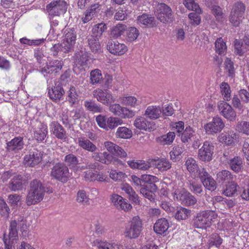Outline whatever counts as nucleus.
<instances>
[{
	"label": "nucleus",
	"mask_w": 249,
	"mask_h": 249,
	"mask_svg": "<svg viewBox=\"0 0 249 249\" xmlns=\"http://www.w3.org/2000/svg\"><path fill=\"white\" fill-rule=\"evenodd\" d=\"M45 192L50 194L53 193V190L45 186L40 180L33 179L30 183V189L26 197V204L31 206L40 202Z\"/></svg>",
	"instance_id": "obj_1"
},
{
	"label": "nucleus",
	"mask_w": 249,
	"mask_h": 249,
	"mask_svg": "<svg viewBox=\"0 0 249 249\" xmlns=\"http://www.w3.org/2000/svg\"><path fill=\"white\" fill-rule=\"evenodd\" d=\"M216 217L217 215L213 211H201L194 217L193 226L196 228L206 229L211 226L212 221Z\"/></svg>",
	"instance_id": "obj_2"
},
{
	"label": "nucleus",
	"mask_w": 249,
	"mask_h": 249,
	"mask_svg": "<svg viewBox=\"0 0 249 249\" xmlns=\"http://www.w3.org/2000/svg\"><path fill=\"white\" fill-rule=\"evenodd\" d=\"M142 230V222L139 216H135L129 220L125 227L124 234L126 238L135 239L141 234Z\"/></svg>",
	"instance_id": "obj_3"
},
{
	"label": "nucleus",
	"mask_w": 249,
	"mask_h": 249,
	"mask_svg": "<svg viewBox=\"0 0 249 249\" xmlns=\"http://www.w3.org/2000/svg\"><path fill=\"white\" fill-rule=\"evenodd\" d=\"M67 9V4L64 0H53L46 6V11L50 20L65 13Z\"/></svg>",
	"instance_id": "obj_4"
},
{
	"label": "nucleus",
	"mask_w": 249,
	"mask_h": 249,
	"mask_svg": "<svg viewBox=\"0 0 249 249\" xmlns=\"http://www.w3.org/2000/svg\"><path fill=\"white\" fill-rule=\"evenodd\" d=\"M51 176L61 182L65 183L71 178V174L65 164L58 162L52 168Z\"/></svg>",
	"instance_id": "obj_5"
},
{
	"label": "nucleus",
	"mask_w": 249,
	"mask_h": 249,
	"mask_svg": "<svg viewBox=\"0 0 249 249\" xmlns=\"http://www.w3.org/2000/svg\"><path fill=\"white\" fill-rule=\"evenodd\" d=\"M156 16L163 23H170L174 20V15L171 8L163 3L158 4Z\"/></svg>",
	"instance_id": "obj_6"
},
{
	"label": "nucleus",
	"mask_w": 249,
	"mask_h": 249,
	"mask_svg": "<svg viewBox=\"0 0 249 249\" xmlns=\"http://www.w3.org/2000/svg\"><path fill=\"white\" fill-rule=\"evenodd\" d=\"M213 144L210 142L205 141L198 151L197 158L201 161L209 162L213 159Z\"/></svg>",
	"instance_id": "obj_7"
},
{
	"label": "nucleus",
	"mask_w": 249,
	"mask_h": 249,
	"mask_svg": "<svg viewBox=\"0 0 249 249\" xmlns=\"http://www.w3.org/2000/svg\"><path fill=\"white\" fill-rule=\"evenodd\" d=\"M218 109L220 115L230 121H234L236 118V113L232 107L224 101L218 103Z\"/></svg>",
	"instance_id": "obj_8"
},
{
	"label": "nucleus",
	"mask_w": 249,
	"mask_h": 249,
	"mask_svg": "<svg viewBox=\"0 0 249 249\" xmlns=\"http://www.w3.org/2000/svg\"><path fill=\"white\" fill-rule=\"evenodd\" d=\"M107 49L110 53L117 56L123 55L128 50L127 47L124 44L111 39L107 42Z\"/></svg>",
	"instance_id": "obj_9"
},
{
	"label": "nucleus",
	"mask_w": 249,
	"mask_h": 249,
	"mask_svg": "<svg viewBox=\"0 0 249 249\" xmlns=\"http://www.w3.org/2000/svg\"><path fill=\"white\" fill-rule=\"evenodd\" d=\"M93 96L98 101L105 105H108L115 101L112 93L107 90L96 89L93 92Z\"/></svg>",
	"instance_id": "obj_10"
},
{
	"label": "nucleus",
	"mask_w": 249,
	"mask_h": 249,
	"mask_svg": "<svg viewBox=\"0 0 249 249\" xmlns=\"http://www.w3.org/2000/svg\"><path fill=\"white\" fill-rule=\"evenodd\" d=\"M225 126L222 119L219 117L213 118L212 121L204 125L206 132L209 134L217 133L221 131Z\"/></svg>",
	"instance_id": "obj_11"
},
{
	"label": "nucleus",
	"mask_w": 249,
	"mask_h": 249,
	"mask_svg": "<svg viewBox=\"0 0 249 249\" xmlns=\"http://www.w3.org/2000/svg\"><path fill=\"white\" fill-rule=\"evenodd\" d=\"M42 155V152L35 149L30 151L28 155H25L24 164L26 166L34 167L41 161Z\"/></svg>",
	"instance_id": "obj_12"
},
{
	"label": "nucleus",
	"mask_w": 249,
	"mask_h": 249,
	"mask_svg": "<svg viewBox=\"0 0 249 249\" xmlns=\"http://www.w3.org/2000/svg\"><path fill=\"white\" fill-rule=\"evenodd\" d=\"M110 200L112 203L119 210L128 211L132 209V206L121 196L113 194L110 196Z\"/></svg>",
	"instance_id": "obj_13"
},
{
	"label": "nucleus",
	"mask_w": 249,
	"mask_h": 249,
	"mask_svg": "<svg viewBox=\"0 0 249 249\" xmlns=\"http://www.w3.org/2000/svg\"><path fill=\"white\" fill-rule=\"evenodd\" d=\"M134 125L138 129L151 131L155 129V124L153 121H148L144 117H139L134 122Z\"/></svg>",
	"instance_id": "obj_14"
},
{
	"label": "nucleus",
	"mask_w": 249,
	"mask_h": 249,
	"mask_svg": "<svg viewBox=\"0 0 249 249\" xmlns=\"http://www.w3.org/2000/svg\"><path fill=\"white\" fill-rule=\"evenodd\" d=\"M65 91L62 85L59 82L55 83L54 86L48 89V94L50 98L53 101H60L62 99Z\"/></svg>",
	"instance_id": "obj_15"
},
{
	"label": "nucleus",
	"mask_w": 249,
	"mask_h": 249,
	"mask_svg": "<svg viewBox=\"0 0 249 249\" xmlns=\"http://www.w3.org/2000/svg\"><path fill=\"white\" fill-rule=\"evenodd\" d=\"M104 145L108 152L112 155L118 156L121 158L127 156V153L122 148L112 142H106Z\"/></svg>",
	"instance_id": "obj_16"
},
{
	"label": "nucleus",
	"mask_w": 249,
	"mask_h": 249,
	"mask_svg": "<svg viewBox=\"0 0 249 249\" xmlns=\"http://www.w3.org/2000/svg\"><path fill=\"white\" fill-rule=\"evenodd\" d=\"M63 62L58 60H53L47 63V66L41 69V71L47 73L58 72L62 68Z\"/></svg>",
	"instance_id": "obj_17"
},
{
	"label": "nucleus",
	"mask_w": 249,
	"mask_h": 249,
	"mask_svg": "<svg viewBox=\"0 0 249 249\" xmlns=\"http://www.w3.org/2000/svg\"><path fill=\"white\" fill-rule=\"evenodd\" d=\"M177 197L186 206H191L196 204L197 200L196 198L190 193L186 191H180Z\"/></svg>",
	"instance_id": "obj_18"
},
{
	"label": "nucleus",
	"mask_w": 249,
	"mask_h": 249,
	"mask_svg": "<svg viewBox=\"0 0 249 249\" xmlns=\"http://www.w3.org/2000/svg\"><path fill=\"white\" fill-rule=\"evenodd\" d=\"M169 227L168 220L165 218H161L157 220L155 223L154 230L157 234L166 235Z\"/></svg>",
	"instance_id": "obj_19"
},
{
	"label": "nucleus",
	"mask_w": 249,
	"mask_h": 249,
	"mask_svg": "<svg viewBox=\"0 0 249 249\" xmlns=\"http://www.w3.org/2000/svg\"><path fill=\"white\" fill-rule=\"evenodd\" d=\"M26 180L21 175L14 176L9 183V188L12 191L21 190Z\"/></svg>",
	"instance_id": "obj_20"
},
{
	"label": "nucleus",
	"mask_w": 249,
	"mask_h": 249,
	"mask_svg": "<svg viewBox=\"0 0 249 249\" xmlns=\"http://www.w3.org/2000/svg\"><path fill=\"white\" fill-rule=\"evenodd\" d=\"M24 144L23 138L17 137L7 143V149L9 151L17 152L23 148Z\"/></svg>",
	"instance_id": "obj_21"
},
{
	"label": "nucleus",
	"mask_w": 249,
	"mask_h": 249,
	"mask_svg": "<svg viewBox=\"0 0 249 249\" xmlns=\"http://www.w3.org/2000/svg\"><path fill=\"white\" fill-rule=\"evenodd\" d=\"M48 134L47 126L44 124L39 123L34 131V138L38 142H42Z\"/></svg>",
	"instance_id": "obj_22"
},
{
	"label": "nucleus",
	"mask_w": 249,
	"mask_h": 249,
	"mask_svg": "<svg viewBox=\"0 0 249 249\" xmlns=\"http://www.w3.org/2000/svg\"><path fill=\"white\" fill-rule=\"evenodd\" d=\"M77 143L83 149L90 152H95L97 148L96 146L85 137L78 138Z\"/></svg>",
	"instance_id": "obj_23"
},
{
	"label": "nucleus",
	"mask_w": 249,
	"mask_h": 249,
	"mask_svg": "<svg viewBox=\"0 0 249 249\" xmlns=\"http://www.w3.org/2000/svg\"><path fill=\"white\" fill-rule=\"evenodd\" d=\"M79 96V92L74 86H71L66 92V100L71 106L78 102Z\"/></svg>",
	"instance_id": "obj_24"
},
{
	"label": "nucleus",
	"mask_w": 249,
	"mask_h": 249,
	"mask_svg": "<svg viewBox=\"0 0 249 249\" xmlns=\"http://www.w3.org/2000/svg\"><path fill=\"white\" fill-rule=\"evenodd\" d=\"M197 135L196 133L190 126L186 127L181 134V140L183 143H190Z\"/></svg>",
	"instance_id": "obj_25"
},
{
	"label": "nucleus",
	"mask_w": 249,
	"mask_h": 249,
	"mask_svg": "<svg viewBox=\"0 0 249 249\" xmlns=\"http://www.w3.org/2000/svg\"><path fill=\"white\" fill-rule=\"evenodd\" d=\"M137 22L139 24H142L147 27L151 28L156 26L154 17L146 14H143L137 18Z\"/></svg>",
	"instance_id": "obj_26"
},
{
	"label": "nucleus",
	"mask_w": 249,
	"mask_h": 249,
	"mask_svg": "<svg viewBox=\"0 0 249 249\" xmlns=\"http://www.w3.org/2000/svg\"><path fill=\"white\" fill-rule=\"evenodd\" d=\"M127 164L131 168L145 171L151 167L149 162H145L142 160H131L127 161Z\"/></svg>",
	"instance_id": "obj_27"
},
{
	"label": "nucleus",
	"mask_w": 249,
	"mask_h": 249,
	"mask_svg": "<svg viewBox=\"0 0 249 249\" xmlns=\"http://www.w3.org/2000/svg\"><path fill=\"white\" fill-rule=\"evenodd\" d=\"M153 164L160 171H165L171 167V163L166 159H158L152 160Z\"/></svg>",
	"instance_id": "obj_28"
},
{
	"label": "nucleus",
	"mask_w": 249,
	"mask_h": 249,
	"mask_svg": "<svg viewBox=\"0 0 249 249\" xmlns=\"http://www.w3.org/2000/svg\"><path fill=\"white\" fill-rule=\"evenodd\" d=\"M52 131L55 136L59 139H65L66 137V131L64 128L57 122H53L51 124Z\"/></svg>",
	"instance_id": "obj_29"
},
{
	"label": "nucleus",
	"mask_w": 249,
	"mask_h": 249,
	"mask_svg": "<svg viewBox=\"0 0 249 249\" xmlns=\"http://www.w3.org/2000/svg\"><path fill=\"white\" fill-rule=\"evenodd\" d=\"M119 101L126 106L135 107L139 106L141 102L135 97L133 96H123L119 97Z\"/></svg>",
	"instance_id": "obj_30"
},
{
	"label": "nucleus",
	"mask_w": 249,
	"mask_h": 249,
	"mask_svg": "<svg viewBox=\"0 0 249 249\" xmlns=\"http://www.w3.org/2000/svg\"><path fill=\"white\" fill-rule=\"evenodd\" d=\"M84 107L87 110L92 113H101L103 109L100 105L97 104L92 100H86L84 102Z\"/></svg>",
	"instance_id": "obj_31"
},
{
	"label": "nucleus",
	"mask_w": 249,
	"mask_h": 249,
	"mask_svg": "<svg viewBox=\"0 0 249 249\" xmlns=\"http://www.w3.org/2000/svg\"><path fill=\"white\" fill-rule=\"evenodd\" d=\"M217 176L220 182L227 181L230 183L234 180L239 179V178H236V176L232 175L231 173L228 170H222L217 174Z\"/></svg>",
	"instance_id": "obj_32"
},
{
	"label": "nucleus",
	"mask_w": 249,
	"mask_h": 249,
	"mask_svg": "<svg viewBox=\"0 0 249 249\" xmlns=\"http://www.w3.org/2000/svg\"><path fill=\"white\" fill-rule=\"evenodd\" d=\"M88 43L92 52L98 53L101 50V45L99 41V38L95 36H90L88 38Z\"/></svg>",
	"instance_id": "obj_33"
},
{
	"label": "nucleus",
	"mask_w": 249,
	"mask_h": 249,
	"mask_svg": "<svg viewBox=\"0 0 249 249\" xmlns=\"http://www.w3.org/2000/svg\"><path fill=\"white\" fill-rule=\"evenodd\" d=\"M236 135L233 131H228V132L222 133L219 136V141L225 143L227 145L232 144L234 142V140L236 138Z\"/></svg>",
	"instance_id": "obj_34"
},
{
	"label": "nucleus",
	"mask_w": 249,
	"mask_h": 249,
	"mask_svg": "<svg viewBox=\"0 0 249 249\" xmlns=\"http://www.w3.org/2000/svg\"><path fill=\"white\" fill-rule=\"evenodd\" d=\"M161 113V109L160 107L149 106L145 111L144 115L152 119L158 118Z\"/></svg>",
	"instance_id": "obj_35"
},
{
	"label": "nucleus",
	"mask_w": 249,
	"mask_h": 249,
	"mask_svg": "<svg viewBox=\"0 0 249 249\" xmlns=\"http://www.w3.org/2000/svg\"><path fill=\"white\" fill-rule=\"evenodd\" d=\"M188 187L189 190L193 193L199 195L203 192V188L202 185L195 179L188 180L187 182Z\"/></svg>",
	"instance_id": "obj_36"
},
{
	"label": "nucleus",
	"mask_w": 249,
	"mask_h": 249,
	"mask_svg": "<svg viewBox=\"0 0 249 249\" xmlns=\"http://www.w3.org/2000/svg\"><path fill=\"white\" fill-rule=\"evenodd\" d=\"M176 135L174 132H169L166 135H163L157 138V141L161 145H169L175 139Z\"/></svg>",
	"instance_id": "obj_37"
},
{
	"label": "nucleus",
	"mask_w": 249,
	"mask_h": 249,
	"mask_svg": "<svg viewBox=\"0 0 249 249\" xmlns=\"http://www.w3.org/2000/svg\"><path fill=\"white\" fill-rule=\"evenodd\" d=\"M238 183V180H235L229 183V184L226 186V188L223 191V194L229 197L233 196L236 193L237 188H239Z\"/></svg>",
	"instance_id": "obj_38"
},
{
	"label": "nucleus",
	"mask_w": 249,
	"mask_h": 249,
	"mask_svg": "<svg viewBox=\"0 0 249 249\" xmlns=\"http://www.w3.org/2000/svg\"><path fill=\"white\" fill-rule=\"evenodd\" d=\"M228 163L231 169L236 172L240 171L243 167L242 159L239 157H235L230 160Z\"/></svg>",
	"instance_id": "obj_39"
},
{
	"label": "nucleus",
	"mask_w": 249,
	"mask_h": 249,
	"mask_svg": "<svg viewBox=\"0 0 249 249\" xmlns=\"http://www.w3.org/2000/svg\"><path fill=\"white\" fill-rule=\"evenodd\" d=\"M89 60V56L87 52L80 51L77 52L75 54V61L81 66H84Z\"/></svg>",
	"instance_id": "obj_40"
},
{
	"label": "nucleus",
	"mask_w": 249,
	"mask_h": 249,
	"mask_svg": "<svg viewBox=\"0 0 249 249\" xmlns=\"http://www.w3.org/2000/svg\"><path fill=\"white\" fill-rule=\"evenodd\" d=\"M184 151V148L182 146L177 145L174 147L170 152V159L174 162L179 160Z\"/></svg>",
	"instance_id": "obj_41"
},
{
	"label": "nucleus",
	"mask_w": 249,
	"mask_h": 249,
	"mask_svg": "<svg viewBox=\"0 0 249 249\" xmlns=\"http://www.w3.org/2000/svg\"><path fill=\"white\" fill-rule=\"evenodd\" d=\"M215 51L221 55H224L226 53L227 46L221 37L218 38L215 42Z\"/></svg>",
	"instance_id": "obj_42"
},
{
	"label": "nucleus",
	"mask_w": 249,
	"mask_h": 249,
	"mask_svg": "<svg viewBox=\"0 0 249 249\" xmlns=\"http://www.w3.org/2000/svg\"><path fill=\"white\" fill-rule=\"evenodd\" d=\"M90 80L92 85L101 83L103 78L101 71L98 69L92 71L90 73Z\"/></svg>",
	"instance_id": "obj_43"
},
{
	"label": "nucleus",
	"mask_w": 249,
	"mask_h": 249,
	"mask_svg": "<svg viewBox=\"0 0 249 249\" xmlns=\"http://www.w3.org/2000/svg\"><path fill=\"white\" fill-rule=\"evenodd\" d=\"M191 214V211L185 208H179L175 214V217L178 220H185Z\"/></svg>",
	"instance_id": "obj_44"
},
{
	"label": "nucleus",
	"mask_w": 249,
	"mask_h": 249,
	"mask_svg": "<svg viewBox=\"0 0 249 249\" xmlns=\"http://www.w3.org/2000/svg\"><path fill=\"white\" fill-rule=\"evenodd\" d=\"M125 25L121 23L117 24L113 27L111 31V36L115 38H117L122 35L126 30Z\"/></svg>",
	"instance_id": "obj_45"
},
{
	"label": "nucleus",
	"mask_w": 249,
	"mask_h": 249,
	"mask_svg": "<svg viewBox=\"0 0 249 249\" xmlns=\"http://www.w3.org/2000/svg\"><path fill=\"white\" fill-rule=\"evenodd\" d=\"M64 161L71 168L73 169L75 166L79 164L78 158L74 154L71 153L65 156Z\"/></svg>",
	"instance_id": "obj_46"
},
{
	"label": "nucleus",
	"mask_w": 249,
	"mask_h": 249,
	"mask_svg": "<svg viewBox=\"0 0 249 249\" xmlns=\"http://www.w3.org/2000/svg\"><path fill=\"white\" fill-rule=\"evenodd\" d=\"M123 124V121L119 118L110 117L107 120L106 130L113 129Z\"/></svg>",
	"instance_id": "obj_47"
},
{
	"label": "nucleus",
	"mask_w": 249,
	"mask_h": 249,
	"mask_svg": "<svg viewBox=\"0 0 249 249\" xmlns=\"http://www.w3.org/2000/svg\"><path fill=\"white\" fill-rule=\"evenodd\" d=\"M223 242V239L220 237L218 234L216 233H213L209 237L208 240L209 247L215 246L219 248Z\"/></svg>",
	"instance_id": "obj_48"
},
{
	"label": "nucleus",
	"mask_w": 249,
	"mask_h": 249,
	"mask_svg": "<svg viewBox=\"0 0 249 249\" xmlns=\"http://www.w3.org/2000/svg\"><path fill=\"white\" fill-rule=\"evenodd\" d=\"M220 91L225 101H229L231 99V90L229 85L226 82H222L220 85Z\"/></svg>",
	"instance_id": "obj_49"
},
{
	"label": "nucleus",
	"mask_w": 249,
	"mask_h": 249,
	"mask_svg": "<svg viewBox=\"0 0 249 249\" xmlns=\"http://www.w3.org/2000/svg\"><path fill=\"white\" fill-rule=\"evenodd\" d=\"M132 132L126 127H119L116 132V136L122 139H129L132 137Z\"/></svg>",
	"instance_id": "obj_50"
},
{
	"label": "nucleus",
	"mask_w": 249,
	"mask_h": 249,
	"mask_svg": "<svg viewBox=\"0 0 249 249\" xmlns=\"http://www.w3.org/2000/svg\"><path fill=\"white\" fill-rule=\"evenodd\" d=\"M107 25L104 22L97 24L94 26L92 30V35L91 36H95L99 38L101 37L103 33L106 30Z\"/></svg>",
	"instance_id": "obj_51"
},
{
	"label": "nucleus",
	"mask_w": 249,
	"mask_h": 249,
	"mask_svg": "<svg viewBox=\"0 0 249 249\" xmlns=\"http://www.w3.org/2000/svg\"><path fill=\"white\" fill-rule=\"evenodd\" d=\"M185 165L190 173L195 172L199 168L196 161L192 157H189L186 160Z\"/></svg>",
	"instance_id": "obj_52"
},
{
	"label": "nucleus",
	"mask_w": 249,
	"mask_h": 249,
	"mask_svg": "<svg viewBox=\"0 0 249 249\" xmlns=\"http://www.w3.org/2000/svg\"><path fill=\"white\" fill-rule=\"evenodd\" d=\"M126 31V40L129 42H132L135 40L140 34L139 30L135 27H129Z\"/></svg>",
	"instance_id": "obj_53"
},
{
	"label": "nucleus",
	"mask_w": 249,
	"mask_h": 249,
	"mask_svg": "<svg viewBox=\"0 0 249 249\" xmlns=\"http://www.w3.org/2000/svg\"><path fill=\"white\" fill-rule=\"evenodd\" d=\"M206 189L211 192L214 191L217 188L216 183L211 176L204 179L201 182Z\"/></svg>",
	"instance_id": "obj_54"
},
{
	"label": "nucleus",
	"mask_w": 249,
	"mask_h": 249,
	"mask_svg": "<svg viewBox=\"0 0 249 249\" xmlns=\"http://www.w3.org/2000/svg\"><path fill=\"white\" fill-rule=\"evenodd\" d=\"M183 3L188 10L196 11L197 13H201L199 5L194 0H183Z\"/></svg>",
	"instance_id": "obj_55"
},
{
	"label": "nucleus",
	"mask_w": 249,
	"mask_h": 249,
	"mask_svg": "<svg viewBox=\"0 0 249 249\" xmlns=\"http://www.w3.org/2000/svg\"><path fill=\"white\" fill-rule=\"evenodd\" d=\"M76 201L79 203L84 205L89 204V198L85 190H79L77 192Z\"/></svg>",
	"instance_id": "obj_56"
},
{
	"label": "nucleus",
	"mask_w": 249,
	"mask_h": 249,
	"mask_svg": "<svg viewBox=\"0 0 249 249\" xmlns=\"http://www.w3.org/2000/svg\"><path fill=\"white\" fill-rule=\"evenodd\" d=\"M64 40L69 41L75 44L76 38V32L75 30L72 28H68L66 30Z\"/></svg>",
	"instance_id": "obj_57"
},
{
	"label": "nucleus",
	"mask_w": 249,
	"mask_h": 249,
	"mask_svg": "<svg viewBox=\"0 0 249 249\" xmlns=\"http://www.w3.org/2000/svg\"><path fill=\"white\" fill-rule=\"evenodd\" d=\"M18 237L17 223L16 221H11L9 226V240L14 241Z\"/></svg>",
	"instance_id": "obj_58"
},
{
	"label": "nucleus",
	"mask_w": 249,
	"mask_h": 249,
	"mask_svg": "<svg viewBox=\"0 0 249 249\" xmlns=\"http://www.w3.org/2000/svg\"><path fill=\"white\" fill-rule=\"evenodd\" d=\"M246 9L245 5L241 2L235 3L231 9V14L244 16Z\"/></svg>",
	"instance_id": "obj_59"
},
{
	"label": "nucleus",
	"mask_w": 249,
	"mask_h": 249,
	"mask_svg": "<svg viewBox=\"0 0 249 249\" xmlns=\"http://www.w3.org/2000/svg\"><path fill=\"white\" fill-rule=\"evenodd\" d=\"M236 127L239 132L249 135V122L241 121L238 123Z\"/></svg>",
	"instance_id": "obj_60"
},
{
	"label": "nucleus",
	"mask_w": 249,
	"mask_h": 249,
	"mask_svg": "<svg viewBox=\"0 0 249 249\" xmlns=\"http://www.w3.org/2000/svg\"><path fill=\"white\" fill-rule=\"evenodd\" d=\"M109 105V111L114 115L120 117L123 107L117 103L112 104L111 103Z\"/></svg>",
	"instance_id": "obj_61"
},
{
	"label": "nucleus",
	"mask_w": 249,
	"mask_h": 249,
	"mask_svg": "<svg viewBox=\"0 0 249 249\" xmlns=\"http://www.w3.org/2000/svg\"><path fill=\"white\" fill-rule=\"evenodd\" d=\"M224 64L225 70L229 73V76L232 77L234 74V68L233 62L231 61L230 58H227L225 61Z\"/></svg>",
	"instance_id": "obj_62"
},
{
	"label": "nucleus",
	"mask_w": 249,
	"mask_h": 249,
	"mask_svg": "<svg viewBox=\"0 0 249 249\" xmlns=\"http://www.w3.org/2000/svg\"><path fill=\"white\" fill-rule=\"evenodd\" d=\"M60 45L61 52L66 53L73 50L74 44L64 39L63 42Z\"/></svg>",
	"instance_id": "obj_63"
},
{
	"label": "nucleus",
	"mask_w": 249,
	"mask_h": 249,
	"mask_svg": "<svg viewBox=\"0 0 249 249\" xmlns=\"http://www.w3.org/2000/svg\"><path fill=\"white\" fill-rule=\"evenodd\" d=\"M244 18V16L238 15L237 14H231L230 16V21L234 26H238Z\"/></svg>",
	"instance_id": "obj_64"
}]
</instances>
